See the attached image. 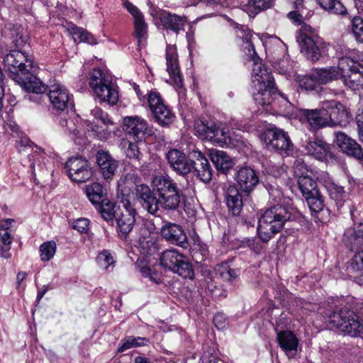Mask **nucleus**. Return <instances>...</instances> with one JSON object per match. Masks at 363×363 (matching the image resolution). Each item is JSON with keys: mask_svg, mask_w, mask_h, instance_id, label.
<instances>
[{"mask_svg": "<svg viewBox=\"0 0 363 363\" xmlns=\"http://www.w3.org/2000/svg\"><path fill=\"white\" fill-rule=\"evenodd\" d=\"M236 35L243 40L242 48L245 55L254 62L252 74V93L255 103L261 106L271 105L277 95L274 77L259 62V57L252 43V31L245 26L235 24Z\"/></svg>", "mask_w": 363, "mask_h": 363, "instance_id": "nucleus-1", "label": "nucleus"}, {"mask_svg": "<svg viewBox=\"0 0 363 363\" xmlns=\"http://www.w3.org/2000/svg\"><path fill=\"white\" fill-rule=\"evenodd\" d=\"M290 218L291 213L289 211L279 204L266 209L261 214L257 228L259 239L264 242H268L283 229Z\"/></svg>", "mask_w": 363, "mask_h": 363, "instance_id": "nucleus-2", "label": "nucleus"}, {"mask_svg": "<svg viewBox=\"0 0 363 363\" xmlns=\"http://www.w3.org/2000/svg\"><path fill=\"white\" fill-rule=\"evenodd\" d=\"M297 42L301 52L312 62L318 61L326 55L328 45L318 35L315 29L309 25L303 24L301 26Z\"/></svg>", "mask_w": 363, "mask_h": 363, "instance_id": "nucleus-3", "label": "nucleus"}, {"mask_svg": "<svg viewBox=\"0 0 363 363\" xmlns=\"http://www.w3.org/2000/svg\"><path fill=\"white\" fill-rule=\"evenodd\" d=\"M89 84L96 97L103 102L115 105L119 99L116 86L111 77L100 69H94L89 73Z\"/></svg>", "mask_w": 363, "mask_h": 363, "instance_id": "nucleus-4", "label": "nucleus"}, {"mask_svg": "<svg viewBox=\"0 0 363 363\" xmlns=\"http://www.w3.org/2000/svg\"><path fill=\"white\" fill-rule=\"evenodd\" d=\"M354 50H349L339 58L338 68L343 83L352 89H358L363 85V65L354 60Z\"/></svg>", "mask_w": 363, "mask_h": 363, "instance_id": "nucleus-5", "label": "nucleus"}, {"mask_svg": "<svg viewBox=\"0 0 363 363\" xmlns=\"http://www.w3.org/2000/svg\"><path fill=\"white\" fill-rule=\"evenodd\" d=\"M158 195L160 206L167 210H175L179 205L180 196L177 184L169 176H155L152 180Z\"/></svg>", "mask_w": 363, "mask_h": 363, "instance_id": "nucleus-6", "label": "nucleus"}, {"mask_svg": "<svg viewBox=\"0 0 363 363\" xmlns=\"http://www.w3.org/2000/svg\"><path fill=\"white\" fill-rule=\"evenodd\" d=\"M196 135L201 140H206L223 146L230 143V131L223 124H216L213 122H205L197 119L194 122Z\"/></svg>", "mask_w": 363, "mask_h": 363, "instance_id": "nucleus-7", "label": "nucleus"}, {"mask_svg": "<svg viewBox=\"0 0 363 363\" xmlns=\"http://www.w3.org/2000/svg\"><path fill=\"white\" fill-rule=\"evenodd\" d=\"M160 264L184 278L192 279L194 270L188 259L178 250L164 251L160 257Z\"/></svg>", "mask_w": 363, "mask_h": 363, "instance_id": "nucleus-8", "label": "nucleus"}, {"mask_svg": "<svg viewBox=\"0 0 363 363\" xmlns=\"http://www.w3.org/2000/svg\"><path fill=\"white\" fill-rule=\"evenodd\" d=\"M147 96L148 106L157 122L162 125L172 123L174 115L164 104L160 94L156 91H150Z\"/></svg>", "mask_w": 363, "mask_h": 363, "instance_id": "nucleus-9", "label": "nucleus"}, {"mask_svg": "<svg viewBox=\"0 0 363 363\" xmlns=\"http://www.w3.org/2000/svg\"><path fill=\"white\" fill-rule=\"evenodd\" d=\"M123 129L135 142L143 141L147 135L152 133V128L147 121L138 116L124 117Z\"/></svg>", "mask_w": 363, "mask_h": 363, "instance_id": "nucleus-10", "label": "nucleus"}, {"mask_svg": "<svg viewBox=\"0 0 363 363\" xmlns=\"http://www.w3.org/2000/svg\"><path fill=\"white\" fill-rule=\"evenodd\" d=\"M268 150H275L279 152H286L292 145L291 141L286 132L274 127L264 131L262 135Z\"/></svg>", "mask_w": 363, "mask_h": 363, "instance_id": "nucleus-11", "label": "nucleus"}, {"mask_svg": "<svg viewBox=\"0 0 363 363\" xmlns=\"http://www.w3.org/2000/svg\"><path fill=\"white\" fill-rule=\"evenodd\" d=\"M4 63L8 69L13 73V79L17 73L32 71L34 68L32 57L26 55L18 50H14L4 58Z\"/></svg>", "mask_w": 363, "mask_h": 363, "instance_id": "nucleus-12", "label": "nucleus"}, {"mask_svg": "<svg viewBox=\"0 0 363 363\" xmlns=\"http://www.w3.org/2000/svg\"><path fill=\"white\" fill-rule=\"evenodd\" d=\"M303 123H307L308 128L316 132L323 128L330 127V118H328L323 103L320 108L302 109L300 114Z\"/></svg>", "mask_w": 363, "mask_h": 363, "instance_id": "nucleus-13", "label": "nucleus"}, {"mask_svg": "<svg viewBox=\"0 0 363 363\" xmlns=\"http://www.w3.org/2000/svg\"><path fill=\"white\" fill-rule=\"evenodd\" d=\"M69 177L75 182H85L91 178L93 173L89 162L82 157L70 158L65 164Z\"/></svg>", "mask_w": 363, "mask_h": 363, "instance_id": "nucleus-14", "label": "nucleus"}, {"mask_svg": "<svg viewBox=\"0 0 363 363\" xmlns=\"http://www.w3.org/2000/svg\"><path fill=\"white\" fill-rule=\"evenodd\" d=\"M235 180L238 189L242 193L249 194L253 191L259 183V177L255 170L250 167H240L235 174Z\"/></svg>", "mask_w": 363, "mask_h": 363, "instance_id": "nucleus-15", "label": "nucleus"}, {"mask_svg": "<svg viewBox=\"0 0 363 363\" xmlns=\"http://www.w3.org/2000/svg\"><path fill=\"white\" fill-rule=\"evenodd\" d=\"M48 97L52 107L59 111H64L69 105L72 106V95L66 86L61 84H55L50 86Z\"/></svg>", "mask_w": 363, "mask_h": 363, "instance_id": "nucleus-16", "label": "nucleus"}, {"mask_svg": "<svg viewBox=\"0 0 363 363\" xmlns=\"http://www.w3.org/2000/svg\"><path fill=\"white\" fill-rule=\"evenodd\" d=\"M328 118H330V127H335L342 123L346 122L350 118V113L346 107L336 100L323 101Z\"/></svg>", "mask_w": 363, "mask_h": 363, "instance_id": "nucleus-17", "label": "nucleus"}, {"mask_svg": "<svg viewBox=\"0 0 363 363\" xmlns=\"http://www.w3.org/2000/svg\"><path fill=\"white\" fill-rule=\"evenodd\" d=\"M35 70V67L34 66L32 71L17 73L14 80L28 92L37 94H43L45 91V87L42 82L33 74Z\"/></svg>", "mask_w": 363, "mask_h": 363, "instance_id": "nucleus-18", "label": "nucleus"}, {"mask_svg": "<svg viewBox=\"0 0 363 363\" xmlns=\"http://www.w3.org/2000/svg\"><path fill=\"white\" fill-rule=\"evenodd\" d=\"M136 198L147 212L155 214L159 210L160 201L155 196L150 187L145 184H138L135 186Z\"/></svg>", "mask_w": 363, "mask_h": 363, "instance_id": "nucleus-19", "label": "nucleus"}, {"mask_svg": "<svg viewBox=\"0 0 363 363\" xmlns=\"http://www.w3.org/2000/svg\"><path fill=\"white\" fill-rule=\"evenodd\" d=\"M167 159L172 168L180 175H186L193 169V161L188 160L185 154L177 149L170 150Z\"/></svg>", "mask_w": 363, "mask_h": 363, "instance_id": "nucleus-20", "label": "nucleus"}, {"mask_svg": "<svg viewBox=\"0 0 363 363\" xmlns=\"http://www.w3.org/2000/svg\"><path fill=\"white\" fill-rule=\"evenodd\" d=\"M160 233L162 237L169 242L182 247H186L187 238L179 225L167 223L162 227Z\"/></svg>", "mask_w": 363, "mask_h": 363, "instance_id": "nucleus-21", "label": "nucleus"}, {"mask_svg": "<svg viewBox=\"0 0 363 363\" xmlns=\"http://www.w3.org/2000/svg\"><path fill=\"white\" fill-rule=\"evenodd\" d=\"M167 71L177 88L182 87V79L179 71L177 48L168 45L166 48Z\"/></svg>", "mask_w": 363, "mask_h": 363, "instance_id": "nucleus-22", "label": "nucleus"}, {"mask_svg": "<svg viewBox=\"0 0 363 363\" xmlns=\"http://www.w3.org/2000/svg\"><path fill=\"white\" fill-rule=\"evenodd\" d=\"M135 211L127 204H124V208L116 214V220L120 236L125 238L131 231L135 223Z\"/></svg>", "mask_w": 363, "mask_h": 363, "instance_id": "nucleus-23", "label": "nucleus"}, {"mask_svg": "<svg viewBox=\"0 0 363 363\" xmlns=\"http://www.w3.org/2000/svg\"><path fill=\"white\" fill-rule=\"evenodd\" d=\"M191 156L195 160L193 161V169L196 172L197 177L204 183L209 182L213 174L207 158L199 150L192 151Z\"/></svg>", "mask_w": 363, "mask_h": 363, "instance_id": "nucleus-24", "label": "nucleus"}, {"mask_svg": "<svg viewBox=\"0 0 363 363\" xmlns=\"http://www.w3.org/2000/svg\"><path fill=\"white\" fill-rule=\"evenodd\" d=\"M335 141L343 152L359 160H363V150L361 146L345 133H337Z\"/></svg>", "mask_w": 363, "mask_h": 363, "instance_id": "nucleus-25", "label": "nucleus"}, {"mask_svg": "<svg viewBox=\"0 0 363 363\" xmlns=\"http://www.w3.org/2000/svg\"><path fill=\"white\" fill-rule=\"evenodd\" d=\"M96 162L105 179H109L115 174L118 162L107 152L99 150L96 155Z\"/></svg>", "mask_w": 363, "mask_h": 363, "instance_id": "nucleus-26", "label": "nucleus"}, {"mask_svg": "<svg viewBox=\"0 0 363 363\" xmlns=\"http://www.w3.org/2000/svg\"><path fill=\"white\" fill-rule=\"evenodd\" d=\"M306 153L316 160H324L330 153V145L318 138L309 139L304 145Z\"/></svg>", "mask_w": 363, "mask_h": 363, "instance_id": "nucleus-27", "label": "nucleus"}, {"mask_svg": "<svg viewBox=\"0 0 363 363\" xmlns=\"http://www.w3.org/2000/svg\"><path fill=\"white\" fill-rule=\"evenodd\" d=\"M225 200L228 211L233 216H238L243 206L240 190L234 185H230L225 191Z\"/></svg>", "mask_w": 363, "mask_h": 363, "instance_id": "nucleus-28", "label": "nucleus"}, {"mask_svg": "<svg viewBox=\"0 0 363 363\" xmlns=\"http://www.w3.org/2000/svg\"><path fill=\"white\" fill-rule=\"evenodd\" d=\"M279 344L286 355L291 358L296 352L298 340L291 331H280L277 334Z\"/></svg>", "mask_w": 363, "mask_h": 363, "instance_id": "nucleus-29", "label": "nucleus"}, {"mask_svg": "<svg viewBox=\"0 0 363 363\" xmlns=\"http://www.w3.org/2000/svg\"><path fill=\"white\" fill-rule=\"evenodd\" d=\"M208 156L216 169L224 174L234 166L232 158L223 150H211Z\"/></svg>", "mask_w": 363, "mask_h": 363, "instance_id": "nucleus-30", "label": "nucleus"}, {"mask_svg": "<svg viewBox=\"0 0 363 363\" xmlns=\"http://www.w3.org/2000/svg\"><path fill=\"white\" fill-rule=\"evenodd\" d=\"M160 21L163 27L172 30L176 33L183 30L186 23V18L169 12H162L160 15Z\"/></svg>", "mask_w": 363, "mask_h": 363, "instance_id": "nucleus-31", "label": "nucleus"}, {"mask_svg": "<svg viewBox=\"0 0 363 363\" xmlns=\"http://www.w3.org/2000/svg\"><path fill=\"white\" fill-rule=\"evenodd\" d=\"M342 241L351 250L360 248L363 246V228L360 229L354 228L346 229Z\"/></svg>", "mask_w": 363, "mask_h": 363, "instance_id": "nucleus-32", "label": "nucleus"}, {"mask_svg": "<svg viewBox=\"0 0 363 363\" xmlns=\"http://www.w3.org/2000/svg\"><path fill=\"white\" fill-rule=\"evenodd\" d=\"M106 189L98 182L92 183L86 187V195L94 205H100L105 201Z\"/></svg>", "mask_w": 363, "mask_h": 363, "instance_id": "nucleus-33", "label": "nucleus"}, {"mask_svg": "<svg viewBox=\"0 0 363 363\" xmlns=\"http://www.w3.org/2000/svg\"><path fill=\"white\" fill-rule=\"evenodd\" d=\"M342 331L351 336L360 335L363 333V323L359 321V318L351 311L343 326Z\"/></svg>", "mask_w": 363, "mask_h": 363, "instance_id": "nucleus-34", "label": "nucleus"}, {"mask_svg": "<svg viewBox=\"0 0 363 363\" xmlns=\"http://www.w3.org/2000/svg\"><path fill=\"white\" fill-rule=\"evenodd\" d=\"M315 77L318 84H325L340 77V71L338 67H330L329 68L316 69L314 71Z\"/></svg>", "mask_w": 363, "mask_h": 363, "instance_id": "nucleus-35", "label": "nucleus"}, {"mask_svg": "<svg viewBox=\"0 0 363 363\" xmlns=\"http://www.w3.org/2000/svg\"><path fill=\"white\" fill-rule=\"evenodd\" d=\"M351 311L340 308L328 315V324L331 328H335L342 330Z\"/></svg>", "mask_w": 363, "mask_h": 363, "instance_id": "nucleus-36", "label": "nucleus"}, {"mask_svg": "<svg viewBox=\"0 0 363 363\" xmlns=\"http://www.w3.org/2000/svg\"><path fill=\"white\" fill-rule=\"evenodd\" d=\"M16 223L15 220L6 218L0 220V242L12 243L13 242V227Z\"/></svg>", "mask_w": 363, "mask_h": 363, "instance_id": "nucleus-37", "label": "nucleus"}, {"mask_svg": "<svg viewBox=\"0 0 363 363\" xmlns=\"http://www.w3.org/2000/svg\"><path fill=\"white\" fill-rule=\"evenodd\" d=\"M298 188L303 197L316 194L318 190L316 189L315 182L309 176L300 177L298 180Z\"/></svg>", "mask_w": 363, "mask_h": 363, "instance_id": "nucleus-38", "label": "nucleus"}, {"mask_svg": "<svg viewBox=\"0 0 363 363\" xmlns=\"http://www.w3.org/2000/svg\"><path fill=\"white\" fill-rule=\"evenodd\" d=\"M325 10L335 14L345 15L347 9L339 0H315Z\"/></svg>", "mask_w": 363, "mask_h": 363, "instance_id": "nucleus-39", "label": "nucleus"}, {"mask_svg": "<svg viewBox=\"0 0 363 363\" xmlns=\"http://www.w3.org/2000/svg\"><path fill=\"white\" fill-rule=\"evenodd\" d=\"M350 268L356 273L355 281L357 284H363V250L356 253L351 260Z\"/></svg>", "mask_w": 363, "mask_h": 363, "instance_id": "nucleus-40", "label": "nucleus"}, {"mask_svg": "<svg viewBox=\"0 0 363 363\" xmlns=\"http://www.w3.org/2000/svg\"><path fill=\"white\" fill-rule=\"evenodd\" d=\"M80 119L75 116H68L63 114V117H61L59 123L62 128H65V131L68 133L77 136L79 133L78 130V123Z\"/></svg>", "mask_w": 363, "mask_h": 363, "instance_id": "nucleus-41", "label": "nucleus"}, {"mask_svg": "<svg viewBox=\"0 0 363 363\" xmlns=\"http://www.w3.org/2000/svg\"><path fill=\"white\" fill-rule=\"evenodd\" d=\"M97 206L99 213L106 220H111L113 218L116 219V214L121 211L119 208H116L113 203L109 201H103L100 205Z\"/></svg>", "mask_w": 363, "mask_h": 363, "instance_id": "nucleus-42", "label": "nucleus"}, {"mask_svg": "<svg viewBox=\"0 0 363 363\" xmlns=\"http://www.w3.org/2000/svg\"><path fill=\"white\" fill-rule=\"evenodd\" d=\"M67 30L74 36H76L79 41L86 42L89 44H96V39L94 36L82 28H79L74 24L68 26Z\"/></svg>", "mask_w": 363, "mask_h": 363, "instance_id": "nucleus-43", "label": "nucleus"}, {"mask_svg": "<svg viewBox=\"0 0 363 363\" xmlns=\"http://www.w3.org/2000/svg\"><path fill=\"white\" fill-rule=\"evenodd\" d=\"M67 30L74 36H76L79 41L86 42L89 44H96V39L94 36L82 28H79L74 24L68 26Z\"/></svg>", "mask_w": 363, "mask_h": 363, "instance_id": "nucleus-44", "label": "nucleus"}, {"mask_svg": "<svg viewBox=\"0 0 363 363\" xmlns=\"http://www.w3.org/2000/svg\"><path fill=\"white\" fill-rule=\"evenodd\" d=\"M304 198L306 200L308 207L312 212L318 213L323 209V198L318 191H316V194L308 195V196H306Z\"/></svg>", "mask_w": 363, "mask_h": 363, "instance_id": "nucleus-45", "label": "nucleus"}, {"mask_svg": "<svg viewBox=\"0 0 363 363\" xmlns=\"http://www.w3.org/2000/svg\"><path fill=\"white\" fill-rule=\"evenodd\" d=\"M135 35L140 46L146 38L147 25L145 22L144 16L138 17L134 20Z\"/></svg>", "mask_w": 363, "mask_h": 363, "instance_id": "nucleus-46", "label": "nucleus"}, {"mask_svg": "<svg viewBox=\"0 0 363 363\" xmlns=\"http://www.w3.org/2000/svg\"><path fill=\"white\" fill-rule=\"evenodd\" d=\"M56 250L57 246L54 241L43 242L40 247V259L43 262L50 260L55 255Z\"/></svg>", "mask_w": 363, "mask_h": 363, "instance_id": "nucleus-47", "label": "nucleus"}, {"mask_svg": "<svg viewBox=\"0 0 363 363\" xmlns=\"http://www.w3.org/2000/svg\"><path fill=\"white\" fill-rule=\"evenodd\" d=\"M147 342L148 340L146 338L130 336L123 340V343L118 350L123 352L130 348L145 345Z\"/></svg>", "mask_w": 363, "mask_h": 363, "instance_id": "nucleus-48", "label": "nucleus"}, {"mask_svg": "<svg viewBox=\"0 0 363 363\" xmlns=\"http://www.w3.org/2000/svg\"><path fill=\"white\" fill-rule=\"evenodd\" d=\"M142 230H143V233L139 238V242L141 247L147 250V252H149L152 248L155 249V239L145 228Z\"/></svg>", "mask_w": 363, "mask_h": 363, "instance_id": "nucleus-49", "label": "nucleus"}, {"mask_svg": "<svg viewBox=\"0 0 363 363\" xmlns=\"http://www.w3.org/2000/svg\"><path fill=\"white\" fill-rule=\"evenodd\" d=\"M325 187L331 199L336 201L342 199L345 194L342 186H338L334 183H329Z\"/></svg>", "mask_w": 363, "mask_h": 363, "instance_id": "nucleus-50", "label": "nucleus"}, {"mask_svg": "<svg viewBox=\"0 0 363 363\" xmlns=\"http://www.w3.org/2000/svg\"><path fill=\"white\" fill-rule=\"evenodd\" d=\"M24 29L21 26H17L11 30V35L13 42L17 47H21L27 40V36L25 35Z\"/></svg>", "mask_w": 363, "mask_h": 363, "instance_id": "nucleus-51", "label": "nucleus"}, {"mask_svg": "<svg viewBox=\"0 0 363 363\" xmlns=\"http://www.w3.org/2000/svg\"><path fill=\"white\" fill-rule=\"evenodd\" d=\"M318 84L314 72L310 75L304 76L299 82L301 88L306 91L314 90Z\"/></svg>", "mask_w": 363, "mask_h": 363, "instance_id": "nucleus-52", "label": "nucleus"}, {"mask_svg": "<svg viewBox=\"0 0 363 363\" xmlns=\"http://www.w3.org/2000/svg\"><path fill=\"white\" fill-rule=\"evenodd\" d=\"M97 262L101 267L106 269L114 262V259L108 251L104 250L99 254Z\"/></svg>", "mask_w": 363, "mask_h": 363, "instance_id": "nucleus-53", "label": "nucleus"}, {"mask_svg": "<svg viewBox=\"0 0 363 363\" xmlns=\"http://www.w3.org/2000/svg\"><path fill=\"white\" fill-rule=\"evenodd\" d=\"M91 116L94 117V118L101 121L105 125H113V122L112 119L110 118V116L108 115V113L105 111H104L100 108H95L91 111Z\"/></svg>", "mask_w": 363, "mask_h": 363, "instance_id": "nucleus-54", "label": "nucleus"}, {"mask_svg": "<svg viewBox=\"0 0 363 363\" xmlns=\"http://www.w3.org/2000/svg\"><path fill=\"white\" fill-rule=\"evenodd\" d=\"M352 32L357 40H363V20L359 16L352 18Z\"/></svg>", "mask_w": 363, "mask_h": 363, "instance_id": "nucleus-55", "label": "nucleus"}, {"mask_svg": "<svg viewBox=\"0 0 363 363\" xmlns=\"http://www.w3.org/2000/svg\"><path fill=\"white\" fill-rule=\"evenodd\" d=\"M274 0H249L248 4L257 11H264L272 6Z\"/></svg>", "mask_w": 363, "mask_h": 363, "instance_id": "nucleus-56", "label": "nucleus"}, {"mask_svg": "<svg viewBox=\"0 0 363 363\" xmlns=\"http://www.w3.org/2000/svg\"><path fill=\"white\" fill-rule=\"evenodd\" d=\"M217 272L221 277L227 281H231L238 276L236 271L235 269H230L227 265H222L219 267Z\"/></svg>", "mask_w": 363, "mask_h": 363, "instance_id": "nucleus-57", "label": "nucleus"}, {"mask_svg": "<svg viewBox=\"0 0 363 363\" xmlns=\"http://www.w3.org/2000/svg\"><path fill=\"white\" fill-rule=\"evenodd\" d=\"M266 46V50L272 55H276L277 51L279 52V50L284 52L283 43L278 38L272 39L271 42L267 43Z\"/></svg>", "mask_w": 363, "mask_h": 363, "instance_id": "nucleus-58", "label": "nucleus"}, {"mask_svg": "<svg viewBox=\"0 0 363 363\" xmlns=\"http://www.w3.org/2000/svg\"><path fill=\"white\" fill-rule=\"evenodd\" d=\"M308 167L301 159H298L295 161L294 165V172L295 176L298 179L300 177L307 175Z\"/></svg>", "mask_w": 363, "mask_h": 363, "instance_id": "nucleus-59", "label": "nucleus"}, {"mask_svg": "<svg viewBox=\"0 0 363 363\" xmlns=\"http://www.w3.org/2000/svg\"><path fill=\"white\" fill-rule=\"evenodd\" d=\"M242 245L243 247H248L255 252L259 254L262 250V247L259 242L256 238H245L242 241Z\"/></svg>", "mask_w": 363, "mask_h": 363, "instance_id": "nucleus-60", "label": "nucleus"}, {"mask_svg": "<svg viewBox=\"0 0 363 363\" xmlns=\"http://www.w3.org/2000/svg\"><path fill=\"white\" fill-rule=\"evenodd\" d=\"M89 225V220L84 218L77 219L73 224V228L77 230L81 233H84L88 231Z\"/></svg>", "mask_w": 363, "mask_h": 363, "instance_id": "nucleus-61", "label": "nucleus"}, {"mask_svg": "<svg viewBox=\"0 0 363 363\" xmlns=\"http://www.w3.org/2000/svg\"><path fill=\"white\" fill-rule=\"evenodd\" d=\"M123 5L131 13L134 20L143 16L140 11L128 0H123Z\"/></svg>", "mask_w": 363, "mask_h": 363, "instance_id": "nucleus-62", "label": "nucleus"}, {"mask_svg": "<svg viewBox=\"0 0 363 363\" xmlns=\"http://www.w3.org/2000/svg\"><path fill=\"white\" fill-rule=\"evenodd\" d=\"M359 139L363 143V108L359 109L356 116Z\"/></svg>", "mask_w": 363, "mask_h": 363, "instance_id": "nucleus-63", "label": "nucleus"}, {"mask_svg": "<svg viewBox=\"0 0 363 363\" xmlns=\"http://www.w3.org/2000/svg\"><path fill=\"white\" fill-rule=\"evenodd\" d=\"M143 264V261H137L136 267H138L139 272L144 277H148L150 280L154 281L150 268L146 265H144Z\"/></svg>", "mask_w": 363, "mask_h": 363, "instance_id": "nucleus-64", "label": "nucleus"}]
</instances>
